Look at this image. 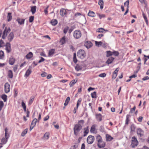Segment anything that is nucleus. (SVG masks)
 Wrapping results in <instances>:
<instances>
[{
  "label": "nucleus",
  "mask_w": 149,
  "mask_h": 149,
  "mask_svg": "<svg viewBox=\"0 0 149 149\" xmlns=\"http://www.w3.org/2000/svg\"><path fill=\"white\" fill-rule=\"evenodd\" d=\"M129 0H127L125 2L124 4L125 6H127V8H129Z\"/></svg>",
  "instance_id": "nucleus-52"
},
{
  "label": "nucleus",
  "mask_w": 149,
  "mask_h": 149,
  "mask_svg": "<svg viewBox=\"0 0 149 149\" xmlns=\"http://www.w3.org/2000/svg\"><path fill=\"white\" fill-rule=\"evenodd\" d=\"M34 16H31L29 17V22H33L34 19Z\"/></svg>",
  "instance_id": "nucleus-53"
},
{
  "label": "nucleus",
  "mask_w": 149,
  "mask_h": 149,
  "mask_svg": "<svg viewBox=\"0 0 149 149\" xmlns=\"http://www.w3.org/2000/svg\"><path fill=\"white\" fill-rule=\"evenodd\" d=\"M41 58V59L39 61H38V63H41L43 61H44L45 59L43 58V57H40Z\"/></svg>",
  "instance_id": "nucleus-61"
},
{
  "label": "nucleus",
  "mask_w": 149,
  "mask_h": 149,
  "mask_svg": "<svg viewBox=\"0 0 149 149\" xmlns=\"http://www.w3.org/2000/svg\"><path fill=\"white\" fill-rule=\"evenodd\" d=\"M148 79H149V77L148 76L145 77L142 79V80L143 81H145Z\"/></svg>",
  "instance_id": "nucleus-64"
},
{
  "label": "nucleus",
  "mask_w": 149,
  "mask_h": 149,
  "mask_svg": "<svg viewBox=\"0 0 149 149\" xmlns=\"http://www.w3.org/2000/svg\"><path fill=\"white\" fill-rule=\"evenodd\" d=\"M60 42L61 43L62 45H63L65 42V36H64L61 39Z\"/></svg>",
  "instance_id": "nucleus-30"
},
{
  "label": "nucleus",
  "mask_w": 149,
  "mask_h": 149,
  "mask_svg": "<svg viewBox=\"0 0 149 149\" xmlns=\"http://www.w3.org/2000/svg\"><path fill=\"white\" fill-rule=\"evenodd\" d=\"M3 101H0V111H1L3 106Z\"/></svg>",
  "instance_id": "nucleus-50"
},
{
  "label": "nucleus",
  "mask_w": 149,
  "mask_h": 149,
  "mask_svg": "<svg viewBox=\"0 0 149 149\" xmlns=\"http://www.w3.org/2000/svg\"><path fill=\"white\" fill-rule=\"evenodd\" d=\"M49 135V134L48 132H46L44 134V137L46 139H47L48 138Z\"/></svg>",
  "instance_id": "nucleus-43"
},
{
  "label": "nucleus",
  "mask_w": 149,
  "mask_h": 149,
  "mask_svg": "<svg viewBox=\"0 0 149 149\" xmlns=\"http://www.w3.org/2000/svg\"><path fill=\"white\" fill-rule=\"evenodd\" d=\"M47 74L45 72H44L43 73L41 74V75L42 77H44L46 76L47 75Z\"/></svg>",
  "instance_id": "nucleus-62"
},
{
  "label": "nucleus",
  "mask_w": 149,
  "mask_h": 149,
  "mask_svg": "<svg viewBox=\"0 0 149 149\" xmlns=\"http://www.w3.org/2000/svg\"><path fill=\"white\" fill-rule=\"evenodd\" d=\"M97 145L99 148H102L105 147V143L102 140L100 141V142L98 143Z\"/></svg>",
  "instance_id": "nucleus-11"
},
{
  "label": "nucleus",
  "mask_w": 149,
  "mask_h": 149,
  "mask_svg": "<svg viewBox=\"0 0 149 149\" xmlns=\"http://www.w3.org/2000/svg\"><path fill=\"white\" fill-rule=\"evenodd\" d=\"M77 55L79 58L83 59L85 56V52L84 50H79L77 52Z\"/></svg>",
  "instance_id": "nucleus-3"
},
{
  "label": "nucleus",
  "mask_w": 149,
  "mask_h": 149,
  "mask_svg": "<svg viewBox=\"0 0 149 149\" xmlns=\"http://www.w3.org/2000/svg\"><path fill=\"white\" fill-rule=\"evenodd\" d=\"M8 129L7 128H6L5 129V137L7 139H8L9 137V135L7 133L8 132Z\"/></svg>",
  "instance_id": "nucleus-39"
},
{
  "label": "nucleus",
  "mask_w": 149,
  "mask_h": 149,
  "mask_svg": "<svg viewBox=\"0 0 149 149\" xmlns=\"http://www.w3.org/2000/svg\"><path fill=\"white\" fill-rule=\"evenodd\" d=\"M84 123V120H81L79 121L78 123L75 125L73 129L74 134L77 136L79 134L80 130L82 129V125Z\"/></svg>",
  "instance_id": "nucleus-1"
},
{
  "label": "nucleus",
  "mask_w": 149,
  "mask_h": 149,
  "mask_svg": "<svg viewBox=\"0 0 149 149\" xmlns=\"http://www.w3.org/2000/svg\"><path fill=\"white\" fill-rule=\"evenodd\" d=\"M4 43L2 40H0V47H3L4 46Z\"/></svg>",
  "instance_id": "nucleus-44"
},
{
  "label": "nucleus",
  "mask_w": 149,
  "mask_h": 149,
  "mask_svg": "<svg viewBox=\"0 0 149 149\" xmlns=\"http://www.w3.org/2000/svg\"><path fill=\"white\" fill-rule=\"evenodd\" d=\"M8 76L10 78H12L13 77V74L11 70H9L8 72Z\"/></svg>",
  "instance_id": "nucleus-17"
},
{
  "label": "nucleus",
  "mask_w": 149,
  "mask_h": 149,
  "mask_svg": "<svg viewBox=\"0 0 149 149\" xmlns=\"http://www.w3.org/2000/svg\"><path fill=\"white\" fill-rule=\"evenodd\" d=\"M73 60L74 62L75 63H76L77 62V58H76V54L75 53H74V54Z\"/></svg>",
  "instance_id": "nucleus-45"
},
{
  "label": "nucleus",
  "mask_w": 149,
  "mask_h": 149,
  "mask_svg": "<svg viewBox=\"0 0 149 149\" xmlns=\"http://www.w3.org/2000/svg\"><path fill=\"white\" fill-rule=\"evenodd\" d=\"M136 108V107L135 106H134V107L130 109V113H132L134 112V111H135V109Z\"/></svg>",
  "instance_id": "nucleus-54"
},
{
  "label": "nucleus",
  "mask_w": 149,
  "mask_h": 149,
  "mask_svg": "<svg viewBox=\"0 0 149 149\" xmlns=\"http://www.w3.org/2000/svg\"><path fill=\"white\" fill-rule=\"evenodd\" d=\"M15 59L13 57H11L9 60V62L10 65H13L15 61Z\"/></svg>",
  "instance_id": "nucleus-18"
},
{
  "label": "nucleus",
  "mask_w": 149,
  "mask_h": 149,
  "mask_svg": "<svg viewBox=\"0 0 149 149\" xmlns=\"http://www.w3.org/2000/svg\"><path fill=\"white\" fill-rule=\"evenodd\" d=\"M96 139L98 143L100 142V141L102 140V138L100 135H98L97 136Z\"/></svg>",
  "instance_id": "nucleus-36"
},
{
  "label": "nucleus",
  "mask_w": 149,
  "mask_h": 149,
  "mask_svg": "<svg viewBox=\"0 0 149 149\" xmlns=\"http://www.w3.org/2000/svg\"><path fill=\"white\" fill-rule=\"evenodd\" d=\"M84 45L87 48L89 49L92 46L93 44L91 42L87 41L85 42Z\"/></svg>",
  "instance_id": "nucleus-10"
},
{
  "label": "nucleus",
  "mask_w": 149,
  "mask_h": 149,
  "mask_svg": "<svg viewBox=\"0 0 149 149\" xmlns=\"http://www.w3.org/2000/svg\"><path fill=\"white\" fill-rule=\"evenodd\" d=\"M10 31V28L9 27L7 29L6 27L5 29L3 31V34L2 37V38L5 39L7 36V34L8 33H9Z\"/></svg>",
  "instance_id": "nucleus-4"
},
{
  "label": "nucleus",
  "mask_w": 149,
  "mask_h": 149,
  "mask_svg": "<svg viewBox=\"0 0 149 149\" xmlns=\"http://www.w3.org/2000/svg\"><path fill=\"white\" fill-rule=\"evenodd\" d=\"M57 20L56 19H53L51 22V24L53 26L56 25L57 24Z\"/></svg>",
  "instance_id": "nucleus-27"
},
{
  "label": "nucleus",
  "mask_w": 149,
  "mask_h": 149,
  "mask_svg": "<svg viewBox=\"0 0 149 149\" xmlns=\"http://www.w3.org/2000/svg\"><path fill=\"white\" fill-rule=\"evenodd\" d=\"M77 81V80H73L70 83V85L71 87H72Z\"/></svg>",
  "instance_id": "nucleus-25"
},
{
  "label": "nucleus",
  "mask_w": 149,
  "mask_h": 149,
  "mask_svg": "<svg viewBox=\"0 0 149 149\" xmlns=\"http://www.w3.org/2000/svg\"><path fill=\"white\" fill-rule=\"evenodd\" d=\"M97 14L100 19H101L102 18H104L105 17V15L104 14L101 15L100 14L97 13Z\"/></svg>",
  "instance_id": "nucleus-46"
},
{
  "label": "nucleus",
  "mask_w": 149,
  "mask_h": 149,
  "mask_svg": "<svg viewBox=\"0 0 149 149\" xmlns=\"http://www.w3.org/2000/svg\"><path fill=\"white\" fill-rule=\"evenodd\" d=\"M25 19H21L19 18H17V21L18 22L19 24L20 25L23 24L24 23Z\"/></svg>",
  "instance_id": "nucleus-14"
},
{
  "label": "nucleus",
  "mask_w": 149,
  "mask_h": 149,
  "mask_svg": "<svg viewBox=\"0 0 149 149\" xmlns=\"http://www.w3.org/2000/svg\"><path fill=\"white\" fill-rule=\"evenodd\" d=\"M100 130L101 132H104V127L102 126H101L100 128Z\"/></svg>",
  "instance_id": "nucleus-57"
},
{
  "label": "nucleus",
  "mask_w": 149,
  "mask_h": 149,
  "mask_svg": "<svg viewBox=\"0 0 149 149\" xmlns=\"http://www.w3.org/2000/svg\"><path fill=\"white\" fill-rule=\"evenodd\" d=\"M136 133L137 135H139L140 137L144 135L143 131L140 128H138L137 129Z\"/></svg>",
  "instance_id": "nucleus-9"
},
{
  "label": "nucleus",
  "mask_w": 149,
  "mask_h": 149,
  "mask_svg": "<svg viewBox=\"0 0 149 149\" xmlns=\"http://www.w3.org/2000/svg\"><path fill=\"white\" fill-rule=\"evenodd\" d=\"M4 56V53L2 51H0V59H2Z\"/></svg>",
  "instance_id": "nucleus-51"
},
{
  "label": "nucleus",
  "mask_w": 149,
  "mask_h": 149,
  "mask_svg": "<svg viewBox=\"0 0 149 149\" xmlns=\"http://www.w3.org/2000/svg\"><path fill=\"white\" fill-rule=\"evenodd\" d=\"M107 56L108 57L109 56L113 55V52H111L110 51L107 52Z\"/></svg>",
  "instance_id": "nucleus-41"
},
{
  "label": "nucleus",
  "mask_w": 149,
  "mask_h": 149,
  "mask_svg": "<svg viewBox=\"0 0 149 149\" xmlns=\"http://www.w3.org/2000/svg\"><path fill=\"white\" fill-rule=\"evenodd\" d=\"M33 54L32 52H30L26 56V58L27 59H29L32 57Z\"/></svg>",
  "instance_id": "nucleus-22"
},
{
  "label": "nucleus",
  "mask_w": 149,
  "mask_h": 149,
  "mask_svg": "<svg viewBox=\"0 0 149 149\" xmlns=\"http://www.w3.org/2000/svg\"><path fill=\"white\" fill-rule=\"evenodd\" d=\"M28 129H25L24 131H23L21 134V136H24L28 132Z\"/></svg>",
  "instance_id": "nucleus-34"
},
{
  "label": "nucleus",
  "mask_w": 149,
  "mask_h": 149,
  "mask_svg": "<svg viewBox=\"0 0 149 149\" xmlns=\"http://www.w3.org/2000/svg\"><path fill=\"white\" fill-rule=\"evenodd\" d=\"M94 140V136L90 135L88 136L87 139V141L88 143L91 144L93 143Z\"/></svg>",
  "instance_id": "nucleus-6"
},
{
  "label": "nucleus",
  "mask_w": 149,
  "mask_h": 149,
  "mask_svg": "<svg viewBox=\"0 0 149 149\" xmlns=\"http://www.w3.org/2000/svg\"><path fill=\"white\" fill-rule=\"evenodd\" d=\"M81 34L80 31H75L73 34V36L74 38L76 39L79 38L81 36Z\"/></svg>",
  "instance_id": "nucleus-5"
},
{
  "label": "nucleus",
  "mask_w": 149,
  "mask_h": 149,
  "mask_svg": "<svg viewBox=\"0 0 149 149\" xmlns=\"http://www.w3.org/2000/svg\"><path fill=\"white\" fill-rule=\"evenodd\" d=\"M106 74L105 73H103L100 74L99 75V76L100 77H103L106 76Z\"/></svg>",
  "instance_id": "nucleus-58"
},
{
  "label": "nucleus",
  "mask_w": 149,
  "mask_h": 149,
  "mask_svg": "<svg viewBox=\"0 0 149 149\" xmlns=\"http://www.w3.org/2000/svg\"><path fill=\"white\" fill-rule=\"evenodd\" d=\"M131 132H134L135 131V127L134 124H132L130 127Z\"/></svg>",
  "instance_id": "nucleus-33"
},
{
  "label": "nucleus",
  "mask_w": 149,
  "mask_h": 149,
  "mask_svg": "<svg viewBox=\"0 0 149 149\" xmlns=\"http://www.w3.org/2000/svg\"><path fill=\"white\" fill-rule=\"evenodd\" d=\"M34 99V98H31L29 102V104L30 105L32 103Z\"/></svg>",
  "instance_id": "nucleus-59"
},
{
  "label": "nucleus",
  "mask_w": 149,
  "mask_h": 149,
  "mask_svg": "<svg viewBox=\"0 0 149 149\" xmlns=\"http://www.w3.org/2000/svg\"><path fill=\"white\" fill-rule=\"evenodd\" d=\"M7 139L6 138V139L4 138H3L1 140V142L3 144H5L6 143L7 141Z\"/></svg>",
  "instance_id": "nucleus-48"
},
{
  "label": "nucleus",
  "mask_w": 149,
  "mask_h": 149,
  "mask_svg": "<svg viewBox=\"0 0 149 149\" xmlns=\"http://www.w3.org/2000/svg\"><path fill=\"white\" fill-rule=\"evenodd\" d=\"M70 100V97H68L65 100V102L64 103V105L65 106H67Z\"/></svg>",
  "instance_id": "nucleus-37"
},
{
  "label": "nucleus",
  "mask_w": 149,
  "mask_h": 149,
  "mask_svg": "<svg viewBox=\"0 0 149 149\" xmlns=\"http://www.w3.org/2000/svg\"><path fill=\"white\" fill-rule=\"evenodd\" d=\"M96 92H94L93 93H91V97L92 98H96L97 97Z\"/></svg>",
  "instance_id": "nucleus-42"
},
{
  "label": "nucleus",
  "mask_w": 149,
  "mask_h": 149,
  "mask_svg": "<svg viewBox=\"0 0 149 149\" xmlns=\"http://www.w3.org/2000/svg\"><path fill=\"white\" fill-rule=\"evenodd\" d=\"M114 59V58L113 57H110L109 58L106 62V63L109 64L111 63L113 61Z\"/></svg>",
  "instance_id": "nucleus-16"
},
{
  "label": "nucleus",
  "mask_w": 149,
  "mask_h": 149,
  "mask_svg": "<svg viewBox=\"0 0 149 149\" xmlns=\"http://www.w3.org/2000/svg\"><path fill=\"white\" fill-rule=\"evenodd\" d=\"M75 69L76 70L78 71L81 70L82 69V68L81 66L78 65H77L75 67Z\"/></svg>",
  "instance_id": "nucleus-38"
},
{
  "label": "nucleus",
  "mask_w": 149,
  "mask_h": 149,
  "mask_svg": "<svg viewBox=\"0 0 149 149\" xmlns=\"http://www.w3.org/2000/svg\"><path fill=\"white\" fill-rule=\"evenodd\" d=\"M106 140L107 141H110L113 139V138L110 135L108 134L106 135Z\"/></svg>",
  "instance_id": "nucleus-24"
},
{
  "label": "nucleus",
  "mask_w": 149,
  "mask_h": 149,
  "mask_svg": "<svg viewBox=\"0 0 149 149\" xmlns=\"http://www.w3.org/2000/svg\"><path fill=\"white\" fill-rule=\"evenodd\" d=\"M95 45L97 47H99L100 46H101L102 45L103 42H102L101 41L100 42H97V41H95Z\"/></svg>",
  "instance_id": "nucleus-31"
},
{
  "label": "nucleus",
  "mask_w": 149,
  "mask_h": 149,
  "mask_svg": "<svg viewBox=\"0 0 149 149\" xmlns=\"http://www.w3.org/2000/svg\"><path fill=\"white\" fill-rule=\"evenodd\" d=\"M95 13L93 11L89 10L88 15L90 17H94V15Z\"/></svg>",
  "instance_id": "nucleus-29"
},
{
  "label": "nucleus",
  "mask_w": 149,
  "mask_h": 149,
  "mask_svg": "<svg viewBox=\"0 0 149 149\" xmlns=\"http://www.w3.org/2000/svg\"><path fill=\"white\" fill-rule=\"evenodd\" d=\"M96 126V125H93L92 126L90 130V131L91 132L93 133L95 132Z\"/></svg>",
  "instance_id": "nucleus-21"
},
{
  "label": "nucleus",
  "mask_w": 149,
  "mask_h": 149,
  "mask_svg": "<svg viewBox=\"0 0 149 149\" xmlns=\"http://www.w3.org/2000/svg\"><path fill=\"white\" fill-rule=\"evenodd\" d=\"M143 17L145 19V20L146 21V24H148V20L147 19V17L146 16V15L144 14L143 12Z\"/></svg>",
  "instance_id": "nucleus-47"
},
{
  "label": "nucleus",
  "mask_w": 149,
  "mask_h": 149,
  "mask_svg": "<svg viewBox=\"0 0 149 149\" xmlns=\"http://www.w3.org/2000/svg\"><path fill=\"white\" fill-rule=\"evenodd\" d=\"M131 141V146L132 148H134L138 145V141L135 136L132 137Z\"/></svg>",
  "instance_id": "nucleus-2"
},
{
  "label": "nucleus",
  "mask_w": 149,
  "mask_h": 149,
  "mask_svg": "<svg viewBox=\"0 0 149 149\" xmlns=\"http://www.w3.org/2000/svg\"><path fill=\"white\" fill-rule=\"evenodd\" d=\"M96 118L97 120L99 121H101L102 120V115L100 114H99L96 115Z\"/></svg>",
  "instance_id": "nucleus-26"
},
{
  "label": "nucleus",
  "mask_w": 149,
  "mask_h": 149,
  "mask_svg": "<svg viewBox=\"0 0 149 149\" xmlns=\"http://www.w3.org/2000/svg\"><path fill=\"white\" fill-rule=\"evenodd\" d=\"M14 34L13 32L10 33L8 37V39L9 41L11 42L12 41L14 38Z\"/></svg>",
  "instance_id": "nucleus-12"
},
{
  "label": "nucleus",
  "mask_w": 149,
  "mask_h": 149,
  "mask_svg": "<svg viewBox=\"0 0 149 149\" xmlns=\"http://www.w3.org/2000/svg\"><path fill=\"white\" fill-rule=\"evenodd\" d=\"M6 49L8 53L11 52V45L9 42H7L6 45Z\"/></svg>",
  "instance_id": "nucleus-8"
},
{
  "label": "nucleus",
  "mask_w": 149,
  "mask_h": 149,
  "mask_svg": "<svg viewBox=\"0 0 149 149\" xmlns=\"http://www.w3.org/2000/svg\"><path fill=\"white\" fill-rule=\"evenodd\" d=\"M5 92L6 93H8L10 91V85L8 83H6L4 85Z\"/></svg>",
  "instance_id": "nucleus-7"
},
{
  "label": "nucleus",
  "mask_w": 149,
  "mask_h": 149,
  "mask_svg": "<svg viewBox=\"0 0 149 149\" xmlns=\"http://www.w3.org/2000/svg\"><path fill=\"white\" fill-rule=\"evenodd\" d=\"M31 66L29 67V68L26 71V72L25 74V76L28 77L29 75L31 72Z\"/></svg>",
  "instance_id": "nucleus-13"
},
{
  "label": "nucleus",
  "mask_w": 149,
  "mask_h": 149,
  "mask_svg": "<svg viewBox=\"0 0 149 149\" xmlns=\"http://www.w3.org/2000/svg\"><path fill=\"white\" fill-rule=\"evenodd\" d=\"M143 118L142 116H140L138 118V120L139 122H141L142 121Z\"/></svg>",
  "instance_id": "nucleus-63"
},
{
  "label": "nucleus",
  "mask_w": 149,
  "mask_h": 149,
  "mask_svg": "<svg viewBox=\"0 0 149 149\" xmlns=\"http://www.w3.org/2000/svg\"><path fill=\"white\" fill-rule=\"evenodd\" d=\"M104 2L102 0H100L98 2V4L100 6V8L102 9L103 7Z\"/></svg>",
  "instance_id": "nucleus-23"
},
{
  "label": "nucleus",
  "mask_w": 149,
  "mask_h": 149,
  "mask_svg": "<svg viewBox=\"0 0 149 149\" xmlns=\"http://www.w3.org/2000/svg\"><path fill=\"white\" fill-rule=\"evenodd\" d=\"M113 55L115 56H117L119 55V53L118 51H114L113 52Z\"/></svg>",
  "instance_id": "nucleus-49"
},
{
  "label": "nucleus",
  "mask_w": 149,
  "mask_h": 149,
  "mask_svg": "<svg viewBox=\"0 0 149 149\" xmlns=\"http://www.w3.org/2000/svg\"><path fill=\"white\" fill-rule=\"evenodd\" d=\"M81 99H80L78 100L77 102V109L79 105V104H80L81 102Z\"/></svg>",
  "instance_id": "nucleus-55"
},
{
  "label": "nucleus",
  "mask_w": 149,
  "mask_h": 149,
  "mask_svg": "<svg viewBox=\"0 0 149 149\" xmlns=\"http://www.w3.org/2000/svg\"><path fill=\"white\" fill-rule=\"evenodd\" d=\"M55 50L54 49H52L49 51V56H50L51 55H52L54 53Z\"/></svg>",
  "instance_id": "nucleus-28"
},
{
  "label": "nucleus",
  "mask_w": 149,
  "mask_h": 149,
  "mask_svg": "<svg viewBox=\"0 0 149 149\" xmlns=\"http://www.w3.org/2000/svg\"><path fill=\"white\" fill-rule=\"evenodd\" d=\"M88 127L87 128H84L85 131H84V136H86L87 134H88L89 132V130L88 129Z\"/></svg>",
  "instance_id": "nucleus-35"
},
{
  "label": "nucleus",
  "mask_w": 149,
  "mask_h": 149,
  "mask_svg": "<svg viewBox=\"0 0 149 149\" xmlns=\"http://www.w3.org/2000/svg\"><path fill=\"white\" fill-rule=\"evenodd\" d=\"M37 120L36 118H34L32 121L31 125L35 126L37 122Z\"/></svg>",
  "instance_id": "nucleus-32"
},
{
  "label": "nucleus",
  "mask_w": 149,
  "mask_h": 149,
  "mask_svg": "<svg viewBox=\"0 0 149 149\" xmlns=\"http://www.w3.org/2000/svg\"><path fill=\"white\" fill-rule=\"evenodd\" d=\"M36 6H32L31 7V11L32 12V14H34L36 12Z\"/></svg>",
  "instance_id": "nucleus-20"
},
{
  "label": "nucleus",
  "mask_w": 149,
  "mask_h": 149,
  "mask_svg": "<svg viewBox=\"0 0 149 149\" xmlns=\"http://www.w3.org/2000/svg\"><path fill=\"white\" fill-rule=\"evenodd\" d=\"M60 13L61 16H63L66 14V10L64 9H61L60 10Z\"/></svg>",
  "instance_id": "nucleus-15"
},
{
  "label": "nucleus",
  "mask_w": 149,
  "mask_h": 149,
  "mask_svg": "<svg viewBox=\"0 0 149 149\" xmlns=\"http://www.w3.org/2000/svg\"><path fill=\"white\" fill-rule=\"evenodd\" d=\"M7 95L5 94H3L1 96V98L4 102H6L7 101Z\"/></svg>",
  "instance_id": "nucleus-40"
},
{
  "label": "nucleus",
  "mask_w": 149,
  "mask_h": 149,
  "mask_svg": "<svg viewBox=\"0 0 149 149\" xmlns=\"http://www.w3.org/2000/svg\"><path fill=\"white\" fill-rule=\"evenodd\" d=\"M98 31H97V32H102L104 31V29L102 28H100L98 29Z\"/></svg>",
  "instance_id": "nucleus-56"
},
{
  "label": "nucleus",
  "mask_w": 149,
  "mask_h": 149,
  "mask_svg": "<svg viewBox=\"0 0 149 149\" xmlns=\"http://www.w3.org/2000/svg\"><path fill=\"white\" fill-rule=\"evenodd\" d=\"M68 30V27H66L63 30L64 33L65 34H66Z\"/></svg>",
  "instance_id": "nucleus-60"
},
{
  "label": "nucleus",
  "mask_w": 149,
  "mask_h": 149,
  "mask_svg": "<svg viewBox=\"0 0 149 149\" xmlns=\"http://www.w3.org/2000/svg\"><path fill=\"white\" fill-rule=\"evenodd\" d=\"M7 21L8 22L10 21L12 18V13H8L7 16Z\"/></svg>",
  "instance_id": "nucleus-19"
}]
</instances>
